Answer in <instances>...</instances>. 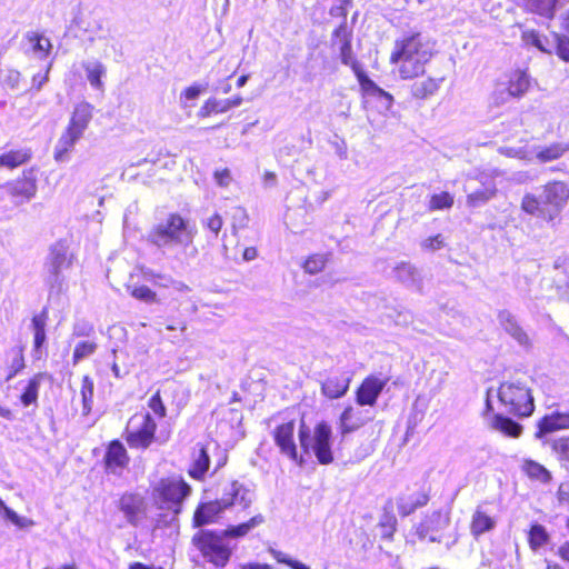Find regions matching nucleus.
<instances>
[{
    "label": "nucleus",
    "mask_w": 569,
    "mask_h": 569,
    "mask_svg": "<svg viewBox=\"0 0 569 569\" xmlns=\"http://www.w3.org/2000/svg\"><path fill=\"white\" fill-rule=\"evenodd\" d=\"M435 42L421 31H411L397 38L389 54V63L396 66L399 78L422 74L430 68L435 56Z\"/></svg>",
    "instance_id": "obj_1"
},
{
    "label": "nucleus",
    "mask_w": 569,
    "mask_h": 569,
    "mask_svg": "<svg viewBox=\"0 0 569 569\" xmlns=\"http://www.w3.org/2000/svg\"><path fill=\"white\" fill-rule=\"evenodd\" d=\"M543 198L526 193L521 200V210L545 222L557 219L569 201V186L561 180H551L543 184Z\"/></svg>",
    "instance_id": "obj_2"
},
{
    "label": "nucleus",
    "mask_w": 569,
    "mask_h": 569,
    "mask_svg": "<svg viewBox=\"0 0 569 569\" xmlns=\"http://www.w3.org/2000/svg\"><path fill=\"white\" fill-rule=\"evenodd\" d=\"M194 227L191 221L178 211L169 212L166 219L148 232V241L158 248L177 244H190L194 238Z\"/></svg>",
    "instance_id": "obj_3"
},
{
    "label": "nucleus",
    "mask_w": 569,
    "mask_h": 569,
    "mask_svg": "<svg viewBox=\"0 0 569 569\" xmlns=\"http://www.w3.org/2000/svg\"><path fill=\"white\" fill-rule=\"evenodd\" d=\"M93 110L94 107L87 101H81L73 107L69 122L53 150V159L57 162L66 160L77 141L83 137L93 118Z\"/></svg>",
    "instance_id": "obj_4"
},
{
    "label": "nucleus",
    "mask_w": 569,
    "mask_h": 569,
    "mask_svg": "<svg viewBox=\"0 0 569 569\" xmlns=\"http://www.w3.org/2000/svg\"><path fill=\"white\" fill-rule=\"evenodd\" d=\"M190 485L181 476L161 478L151 489L152 503L176 518L183 509L184 500L191 495Z\"/></svg>",
    "instance_id": "obj_5"
},
{
    "label": "nucleus",
    "mask_w": 569,
    "mask_h": 569,
    "mask_svg": "<svg viewBox=\"0 0 569 569\" xmlns=\"http://www.w3.org/2000/svg\"><path fill=\"white\" fill-rule=\"evenodd\" d=\"M157 430L158 425L149 412H136L128 419L122 436L130 449L143 451L153 443H166L168 441L169 432L159 438Z\"/></svg>",
    "instance_id": "obj_6"
},
{
    "label": "nucleus",
    "mask_w": 569,
    "mask_h": 569,
    "mask_svg": "<svg viewBox=\"0 0 569 569\" xmlns=\"http://www.w3.org/2000/svg\"><path fill=\"white\" fill-rule=\"evenodd\" d=\"M498 400L507 411L517 418H529L536 409L531 389L521 381L508 380L499 385Z\"/></svg>",
    "instance_id": "obj_7"
},
{
    "label": "nucleus",
    "mask_w": 569,
    "mask_h": 569,
    "mask_svg": "<svg viewBox=\"0 0 569 569\" xmlns=\"http://www.w3.org/2000/svg\"><path fill=\"white\" fill-rule=\"evenodd\" d=\"M331 437V427L326 421L316 423L312 435L306 426H301L298 431L302 451L313 453L320 465H330L335 460Z\"/></svg>",
    "instance_id": "obj_8"
},
{
    "label": "nucleus",
    "mask_w": 569,
    "mask_h": 569,
    "mask_svg": "<svg viewBox=\"0 0 569 569\" xmlns=\"http://www.w3.org/2000/svg\"><path fill=\"white\" fill-rule=\"evenodd\" d=\"M224 538L222 531L200 529L192 536L191 542L206 561L217 568H223L232 555L231 548L224 542Z\"/></svg>",
    "instance_id": "obj_9"
},
{
    "label": "nucleus",
    "mask_w": 569,
    "mask_h": 569,
    "mask_svg": "<svg viewBox=\"0 0 569 569\" xmlns=\"http://www.w3.org/2000/svg\"><path fill=\"white\" fill-rule=\"evenodd\" d=\"M238 495L239 486L232 481L221 498L198 503L192 516V527L201 528L216 522L219 516L234 503Z\"/></svg>",
    "instance_id": "obj_10"
},
{
    "label": "nucleus",
    "mask_w": 569,
    "mask_h": 569,
    "mask_svg": "<svg viewBox=\"0 0 569 569\" xmlns=\"http://www.w3.org/2000/svg\"><path fill=\"white\" fill-rule=\"evenodd\" d=\"M401 80L407 82L406 88L409 99L415 102H423L438 94L443 77L427 68L422 70V74L403 77Z\"/></svg>",
    "instance_id": "obj_11"
},
{
    "label": "nucleus",
    "mask_w": 569,
    "mask_h": 569,
    "mask_svg": "<svg viewBox=\"0 0 569 569\" xmlns=\"http://www.w3.org/2000/svg\"><path fill=\"white\" fill-rule=\"evenodd\" d=\"M271 437L280 455L287 457L299 466L303 463V458L299 455L296 442L295 419H287L277 423L271 431Z\"/></svg>",
    "instance_id": "obj_12"
},
{
    "label": "nucleus",
    "mask_w": 569,
    "mask_h": 569,
    "mask_svg": "<svg viewBox=\"0 0 569 569\" xmlns=\"http://www.w3.org/2000/svg\"><path fill=\"white\" fill-rule=\"evenodd\" d=\"M449 511L439 509L425 515L421 521L413 527V531L421 541L441 542L443 531L449 527Z\"/></svg>",
    "instance_id": "obj_13"
},
{
    "label": "nucleus",
    "mask_w": 569,
    "mask_h": 569,
    "mask_svg": "<svg viewBox=\"0 0 569 569\" xmlns=\"http://www.w3.org/2000/svg\"><path fill=\"white\" fill-rule=\"evenodd\" d=\"M117 509L123 515L127 522L138 527L147 518V505L144 498L134 491L122 492L117 502Z\"/></svg>",
    "instance_id": "obj_14"
},
{
    "label": "nucleus",
    "mask_w": 569,
    "mask_h": 569,
    "mask_svg": "<svg viewBox=\"0 0 569 569\" xmlns=\"http://www.w3.org/2000/svg\"><path fill=\"white\" fill-rule=\"evenodd\" d=\"M6 191L16 203L30 200L37 192V177L33 168L26 169L14 180L6 184Z\"/></svg>",
    "instance_id": "obj_15"
},
{
    "label": "nucleus",
    "mask_w": 569,
    "mask_h": 569,
    "mask_svg": "<svg viewBox=\"0 0 569 569\" xmlns=\"http://www.w3.org/2000/svg\"><path fill=\"white\" fill-rule=\"evenodd\" d=\"M388 383V378L368 375L362 379L355 391V399L359 406H376L379 396Z\"/></svg>",
    "instance_id": "obj_16"
},
{
    "label": "nucleus",
    "mask_w": 569,
    "mask_h": 569,
    "mask_svg": "<svg viewBox=\"0 0 569 569\" xmlns=\"http://www.w3.org/2000/svg\"><path fill=\"white\" fill-rule=\"evenodd\" d=\"M130 462L129 453L119 439L108 442L103 456V467L107 472L116 473L128 468Z\"/></svg>",
    "instance_id": "obj_17"
},
{
    "label": "nucleus",
    "mask_w": 569,
    "mask_h": 569,
    "mask_svg": "<svg viewBox=\"0 0 569 569\" xmlns=\"http://www.w3.org/2000/svg\"><path fill=\"white\" fill-rule=\"evenodd\" d=\"M569 429V411L555 410L542 416L536 423L535 438L542 440L546 436Z\"/></svg>",
    "instance_id": "obj_18"
},
{
    "label": "nucleus",
    "mask_w": 569,
    "mask_h": 569,
    "mask_svg": "<svg viewBox=\"0 0 569 569\" xmlns=\"http://www.w3.org/2000/svg\"><path fill=\"white\" fill-rule=\"evenodd\" d=\"M350 381L343 370H331L320 385L321 393L330 400L339 399L349 390Z\"/></svg>",
    "instance_id": "obj_19"
},
{
    "label": "nucleus",
    "mask_w": 569,
    "mask_h": 569,
    "mask_svg": "<svg viewBox=\"0 0 569 569\" xmlns=\"http://www.w3.org/2000/svg\"><path fill=\"white\" fill-rule=\"evenodd\" d=\"M430 486H422L419 490L397 498V509L400 517L406 518L430 501Z\"/></svg>",
    "instance_id": "obj_20"
},
{
    "label": "nucleus",
    "mask_w": 569,
    "mask_h": 569,
    "mask_svg": "<svg viewBox=\"0 0 569 569\" xmlns=\"http://www.w3.org/2000/svg\"><path fill=\"white\" fill-rule=\"evenodd\" d=\"M243 102L240 94H236L228 99H218L210 97L203 101L202 106L197 112L199 119H207L218 114L228 112L229 110L239 107Z\"/></svg>",
    "instance_id": "obj_21"
},
{
    "label": "nucleus",
    "mask_w": 569,
    "mask_h": 569,
    "mask_svg": "<svg viewBox=\"0 0 569 569\" xmlns=\"http://www.w3.org/2000/svg\"><path fill=\"white\" fill-rule=\"evenodd\" d=\"M503 86L509 97L516 99L523 97L531 87V79L527 69L515 68L508 71Z\"/></svg>",
    "instance_id": "obj_22"
},
{
    "label": "nucleus",
    "mask_w": 569,
    "mask_h": 569,
    "mask_svg": "<svg viewBox=\"0 0 569 569\" xmlns=\"http://www.w3.org/2000/svg\"><path fill=\"white\" fill-rule=\"evenodd\" d=\"M497 521L493 516L487 512L481 506H477L469 523L470 533L473 538L492 531L496 528Z\"/></svg>",
    "instance_id": "obj_23"
},
{
    "label": "nucleus",
    "mask_w": 569,
    "mask_h": 569,
    "mask_svg": "<svg viewBox=\"0 0 569 569\" xmlns=\"http://www.w3.org/2000/svg\"><path fill=\"white\" fill-rule=\"evenodd\" d=\"M26 368L24 361V348L22 346H16L10 348L6 355L4 362V381H10L19 372Z\"/></svg>",
    "instance_id": "obj_24"
},
{
    "label": "nucleus",
    "mask_w": 569,
    "mask_h": 569,
    "mask_svg": "<svg viewBox=\"0 0 569 569\" xmlns=\"http://www.w3.org/2000/svg\"><path fill=\"white\" fill-rule=\"evenodd\" d=\"M366 423L361 410L347 406L339 417V430L342 436L357 431Z\"/></svg>",
    "instance_id": "obj_25"
},
{
    "label": "nucleus",
    "mask_w": 569,
    "mask_h": 569,
    "mask_svg": "<svg viewBox=\"0 0 569 569\" xmlns=\"http://www.w3.org/2000/svg\"><path fill=\"white\" fill-rule=\"evenodd\" d=\"M490 428L512 439H518L523 431V427L519 422L502 413L493 415L490 421Z\"/></svg>",
    "instance_id": "obj_26"
},
{
    "label": "nucleus",
    "mask_w": 569,
    "mask_h": 569,
    "mask_svg": "<svg viewBox=\"0 0 569 569\" xmlns=\"http://www.w3.org/2000/svg\"><path fill=\"white\" fill-rule=\"evenodd\" d=\"M134 274H130L129 282L126 284L128 293L136 300L147 305H158L161 302L158 293L144 283L133 281Z\"/></svg>",
    "instance_id": "obj_27"
},
{
    "label": "nucleus",
    "mask_w": 569,
    "mask_h": 569,
    "mask_svg": "<svg viewBox=\"0 0 569 569\" xmlns=\"http://www.w3.org/2000/svg\"><path fill=\"white\" fill-rule=\"evenodd\" d=\"M32 158L30 148L10 149L0 154V168L14 170L26 163Z\"/></svg>",
    "instance_id": "obj_28"
},
{
    "label": "nucleus",
    "mask_w": 569,
    "mask_h": 569,
    "mask_svg": "<svg viewBox=\"0 0 569 569\" xmlns=\"http://www.w3.org/2000/svg\"><path fill=\"white\" fill-rule=\"evenodd\" d=\"M522 473L531 481L547 485L552 480L551 472L540 462L527 458L521 463Z\"/></svg>",
    "instance_id": "obj_29"
},
{
    "label": "nucleus",
    "mask_w": 569,
    "mask_h": 569,
    "mask_svg": "<svg viewBox=\"0 0 569 569\" xmlns=\"http://www.w3.org/2000/svg\"><path fill=\"white\" fill-rule=\"evenodd\" d=\"M198 451L193 455L192 462L188 469L190 478L202 481L210 468V457L204 445H198Z\"/></svg>",
    "instance_id": "obj_30"
},
{
    "label": "nucleus",
    "mask_w": 569,
    "mask_h": 569,
    "mask_svg": "<svg viewBox=\"0 0 569 569\" xmlns=\"http://www.w3.org/2000/svg\"><path fill=\"white\" fill-rule=\"evenodd\" d=\"M337 47L339 50L341 63L348 66L352 70L359 82L367 74V72L353 52L352 42L340 43Z\"/></svg>",
    "instance_id": "obj_31"
},
{
    "label": "nucleus",
    "mask_w": 569,
    "mask_h": 569,
    "mask_svg": "<svg viewBox=\"0 0 569 569\" xmlns=\"http://www.w3.org/2000/svg\"><path fill=\"white\" fill-rule=\"evenodd\" d=\"M24 39L30 46V50L39 58L46 59L52 50V43L43 32L29 31L26 33Z\"/></svg>",
    "instance_id": "obj_32"
},
{
    "label": "nucleus",
    "mask_w": 569,
    "mask_h": 569,
    "mask_svg": "<svg viewBox=\"0 0 569 569\" xmlns=\"http://www.w3.org/2000/svg\"><path fill=\"white\" fill-rule=\"evenodd\" d=\"M331 258L330 252H313L308 254L301 262V268L305 273L316 276L321 273L327 268Z\"/></svg>",
    "instance_id": "obj_33"
},
{
    "label": "nucleus",
    "mask_w": 569,
    "mask_h": 569,
    "mask_svg": "<svg viewBox=\"0 0 569 569\" xmlns=\"http://www.w3.org/2000/svg\"><path fill=\"white\" fill-rule=\"evenodd\" d=\"M44 377L46 373L38 372L27 381V385L19 397V400L23 407L37 405L39 397V388Z\"/></svg>",
    "instance_id": "obj_34"
},
{
    "label": "nucleus",
    "mask_w": 569,
    "mask_h": 569,
    "mask_svg": "<svg viewBox=\"0 0 569 569\" xmlns=\"http://www.w3.org/2000/svg\"><path fill=\"white\" fill-rule=\"evenodd\" d=\"M497 193L498 190L495 182H490L485 184L482 189L475 190L467 194L466 203L469 208H478L495 198Z\"/></svg>",
    "instance_id": "obj_35"
},
{
    "label": "nucleus",
    "mask_w": 569,
    "mask_h": 569,
    "mask_svg": "<svg viewBox=\"0 0 569 569\" xmlns=\"http://www.w3.org/2000/svg\"><path fill=\"white\" fill-rule=\"evenodd\" d=\"M528 546L532 551H537L550 541V535L545 526L535 522L528 529Z\"/></svg>",
    "instance_id": "obj_36"
},
{
    "label": "nucleus",
    "mask_w": 569,
    "mask_h": 569,
    "mask_svg": "<svg viewBox=\"0 0 569 569\" xmlns=\"http://www.w3.org/2000/svg\"><path fill=\"white\" fill-rule=\"evenodd\" d=\"M264 522V517L262 515H256L251 517L248 521L229 526L226 528L222 533L226 538H241L249 533V531Z\"/></svg>",
    "instance_id": "obj_37"
},
{
    "label": "nucleus",
    "mask_w": 569,
    "mask_h": 569,
    "mask_svg": "<svg viewBox=\"0 0 569 569\" xmlns=\"http://www.w3.org/2000/svg\"><path fill=\"white\" fill-rule=\"evenodd\" d=\"M567 151H569L568 143L553 142L541 148L536 153V158L539 162L546 163L560 159Z\"/></svg>",
    "instance_id": "obj_38"
},
{
    "label": "nucleus",
    "mask_w": 569,
    "mask_h": 569,
    "mask_svg": "<svg viewBox=\"0 0 569 569\" xmlns=\"http://www.w3.org/2000/svg\"><path fill=\"white\" fill-rule=\"evenodd\" d=\"M358 83L363 96L378 97L387 100L389 104H392V94L380 88L368 74H366Z\"/></svg>",
    "instance_id": "obj_39"
},
{
    "label": "nucleus",
    "mask_w": 569,
    "mask_h": 569,
    "mask_svg": "<svg viewBox=\"0 0 569 569\" xmlns=\"http://www.w3.org/2000/svg\"><path fill=\"white\" fill-rule=\"evenodd\" d=\"M550 450L560 466L569 468V436H561L550 442Z\"/></svg>",
    "instance_id": "obj_40"
},
{
    "label": "nucleus",
    "mask_w": 569,
    "mask_h": 569,
    "mask_svg": "<svg viewBox=\"0 0 569 569\" xmlns=\"http://www.w3.org/2000/svg\"><path fill=\"white\" fill-rule=\"evenodd\" d=\"M94 383L90 376L86 375L81 379V401H82V415L88 416L92 410L93 403Z\"/></svg>",
    "instance_id": "obj_41"
},
{
    "label": "nucleus",
    "mask_w": 569,
    "mask_h": 569,
    "mask_svg": "<svg viewBox=\"0 0 569 569\" xmlns=\"http://www.w3.org/2000/svg\"><path fill=\"white\" fill-rule=\"evenodd\" d=\"M397 518L391 511L385 512L378 522L381 539L391 541L397 531Z\"/></svg>",
    "instance_id": "obj_42"
},
{
    "label": "nucleus",
    "mask_w": 569,
    "mask_h": 569,
    "mask_svg": "<svg viewBox=\"0 0 569 569\" xmlns=\"http://www.w3.org/2000/svg\"><path fill=\"white\" fill-rule=\"evenodd\" d=\"M553 40V53L565 63H569V34L551 32Z\"/></svg>",
    "instance_id": "obj_43"
},
{
    "label": "nucleus",
    "mask_w": 569,
    "mask_h": 569,
    "mask_svg": "<svg viewBox=\"0 0 569 569\" xmlns=\"http://www.w3.org/2000/svg\"><path fill=\"white\" fill-rule=\"evenodd\" d=\"M453 196L448 191H441L430 196L429 211H439L450 209L453 206Z\"/></svg>",
    "instance_id": "obj_44"
},
{
    "label": "nucleus",
    "mask_w": 569,
    "mask_h": 569,
    "mask_svg": "<svg viewBox=\"0 0 569 569\" xmlns=\"http://www.w3.org/2000/svg\"><path fill=\"white\" fill-rule=\"evenodd\" d=\"M352 28L349 27L347 21H341L338 27H336L331 33V42L332 46H338L345 42H352Z\"/></svg>",
    "instance_id": "obj_45"
},
{
    "label": "nucleus",
    "mask_w": 569,
    "mask_h": 569,
    "mask_svg": "<svg viewBox=\"0 0 569 569\" xmlns=\"http://www.w3.org/2000/svg\"><path fill=\"white\" fill-rule=\"evenodd\" d=\"M87 78L90 84L96 89H102L101 78L106 73V68L101 62L84 66Z\"/></svg>",
    "instance_id": "obj_46"
},
{
    "label": "nucleus",
    "mask_w": 569,
    "mask_h": 569,
    "mask_svg": "<svg viewBox=\"0 0 569 569\" xmlns=\"http://www.w3.org/2000/svg\"><path fill=\"white\" fill-rule=\"evenodd\" d=\"M0 511H2L3 516L11 521L13 525H16L18 528H29L34 526V521L20 517L17 515L16 511H13L11 508H9L3 500L0 498Z\"/></svg>",
    "instance_id": "obj_47"
},
{
    "label": "nucleus",
    "mask_w": 569,
    "mask_h": 569,
    "mask_svg": "<svg viewBox=\"0 0 569 569\" xmlns=\"http://www.w3.org/2000/svg\"><path fill=\"white\" fill-rule=\"evenodd\" d=\"M97 350V343L93 341H80L76 345L72 355L73 365L78 363L84 357L92 355Z\"/></svg>",
    "instance_id": "obj_48"
},
{
    "label": "nucleus",
    "mask_w": 569,
    "mask_h": 569,
    "mask_svg": "<svg viewBox=\"0 0 569 569\" xmlns=\"http://www.w3.org/2000/svg\"><path fill=\"white\" fill-rule=\"evenodd\" d=\"M141 272L144 279L153 282L159 288H168L174 283V280L171 277L164 276L162 273L154 272L144 268H141Z\"/></svg>",
    "instance_id": "obj_49"
},
{
    "label": "nucleus",
    "mask_w": 569,
    "mask_h": 569,
    "mask_svg": "<svg viewBox=\"0 0 569 569\" xmlns=\"http://www.w3.org/2000/svg\"><path fill=\"white\" fill-rule=\"evenodd\" d=\"M500 322L505 329L515 337L523 335L521 327L518 325L516 318L508 311H502L499 315Z\"/></svg>",
    "instance_id": "obj_50"
},
{
    "label": "nucleus",
    "mask_w": 569,
    "mask_h": 569,
    "mask_svg": "<svg viewBox=\"0 0 569 569\" xmlns=\"http://www.w3.org/2000/svg\"><path fill=\"white\" fill-rule=\"evenodd\" d=\"M148 407L160 419L167 416V408L161 398L160 390H157L148 400Z\"/></svg>",
    "instance_id": "obj_51"
},
{
    "label": "nucleus",
    "mask_w": 569,
    "mask_h": 569,
    "mask_svg": "<svg viewBox=\"0 0 569 569\" xmlns=\"http://www.w3.org/2000/svg\"><path fill=\"white\" fill-rule=\"evenodd\" d=\"M49 320V310L47 307L42 308L39 313H36L31 318V329L33 333L47 331V322Z\"/></svg>",
    "instance_id": "obj_52"
},
{
    "label": "nucleus",
    "mask_w": 569,
    "mask_h": 569,
    "mask_svg": "<svg viewBox=\"0 0 569 569\" xmlns=\"http://www.w3.org/2000/svg\"><path fill=\"white\" fill-rule=\"evenodd\" d=\"M445 246V238L441 233L430 236L421 242V248L427 251H436Z\"/></svg>",
    "instance_id": "obj_53"
},
{
    "label": "nucleus",
    "mask_w": 569,
    "mask_h": 569,
    "mask_svg": "<svg viewBox=\"0 0 569 569\" xmlns=\"http://www.w3.org/2000/svg\"><path fill=\"white\" fill-rule=\"evenodd\" d=\"M204 227L209 229L214 239H217L223 228V219L219 213L216 212L207 219Z\"/></svg>",
    "instance_id": "obj_54"
},
{
    "label": "nucleus",
    "mask_w": 569,
    "mask_h": 569,
    "mask_svg": "<svg viewBox=\"0 0 569 569\" xmlns=\"http://www.w3.org/2000/svg\"><path fill=\"white\" fill-rule=\"evenodd\" d=\"M521 37H522V40L525 42L532 44L533 47H536L541 52L551 53V51L547 50L543 47V44H542V42L540 40V36H539V33L536 30H527V31L522 32Z\"/></svg>",
    "instance_id": "obj_55"
},
{
    "label": "nucleus",
    "mask_w": 569,
    "mask_h": 569,
    "mask_svg": "<svg viewBox=\"0 0 569 569\" xmlns=\"http://www.w3.org/2000/svg\"><path fill=\"white\" fill-rule=\"evenodd\" d=\"M202 92V87L199 84H192L184 88L180 93L181 100H193L200 96Z\"/></svg>",
    "instance_id": "obj_56"
},
{
    "label": "nucleus",
    "mask_w": 569,
    "mask_h": 569,
    "mask_svg": "<svg viewBox=\"0 0 569 569\" xmlns=\"http://www.w3.org/2000/svg\"><path fill=\"white\" fill-rule=\"evenodd\" d=\"M46 342H47V331L33 333L32 349H33V352L38 355V358H40L41 350L44 347Z\"/></svg>",
    "instance_id": "obj_57"
},
{
    "label": "nucleus",
    "mask_w": 569,
    "mask_h": 569,
    "mask_svg": "<svg viewBox=\"0 0 569 569\" xmlns=\"http://www.w3.org/2000/svg\"><path fill=\"white\" fill-rule=\"evenodd\" d=\"M213 177L220 187H227L231 180V173L228 168L214 171Z\"/></svg>",
    "instance_id": "obj_58"
},
{
    "label": "nucleus",
    "mask_w": 569,
    "mask_h": 569,
    "mask_svg": "<svg viewBox=\"0 0 569 569\" xmlns=\"http://www.w3.org/2000/svg\"><path fill=\"white\" fill-rule=\"evenodd\" d=\"M556 555L561 561L569 565V540L563 541L558 547Z\"/></svg>",
    "instance_id": "obj_59"
},
{
    "label": "nucleus",
    "mask_w": 569,
    "mask_h": 569,
    "mask_svg": "<svg viewBox=\"0 0 569 569\" xmlns=\"http://www.w3.org/2000/svg\"><path fill=\"white\" fill-rule=\"evenodd\" d=\"M330 14L332 17L341 18V21H347V14H348L347 6L339 4V6L332 7L330 9Z\"/></svg>",
    "instance_id": "obj_60"
},
{
    "label": "nucleus",
    "mask_w": 569,
    "mask_h": 569,
    "mask_svg": "<svg viewBox=\"0 0 569 569\" xmlns=\"http://www.w3.org/2000/svg\"><path fill=\"white\" fill-rule=\"evenodd\" d=\"M502 153L509 157H519L526 158L528 154V150L526 148L515 149V148H506L502 150Z\"/></svg>",
    "instance_id": "obj_61"
},
{
    "label": "nucleus",
    "mask_w": 569,
    "mask_h": 569,
    "mask_svg": "<svg viewBox=\"0 0 569 569\" xmlns=\"http://www.w3.org/2000/svg\"><path fill=\"white\" fill-rule=\"evenodd\" d=\"M560 28L569 34V9L560 16Z\"/></svg>",
    "instance_id": "obj_62"
},
{
    "label": "nucleus",
    "mask_w": 569,
    "mask_h": 569,
    "mask_svg": "<svg viewBox=\"0 0 569 569\" xmlns=\"http://www.w3.org/2000/svg\"><path fill=\"white\" fill-rule=\"evenodd\" d=\"M240 569H273L272 566L268 563H258V562H250L244 563L240 567Z\"/></svg>",
    "instance_id": "obj_63"
},
{
    "label": "nucleus",
    "mask_w": 569,
    "mask_h": 569,
    "mask_svg": "<svg viewBox=\"0 0 569 569\" xmlns=\"http://www.w3.org/2000/svg\"><path fill=\"white\" fill-rule=\"evenodd\" d=\"M128 569H163V568L162 567L149 566V565H146L143 562L136 561V562L130 563Z\"/></svg>",
    "instance_id": "obj_64"
}]
</instances>
